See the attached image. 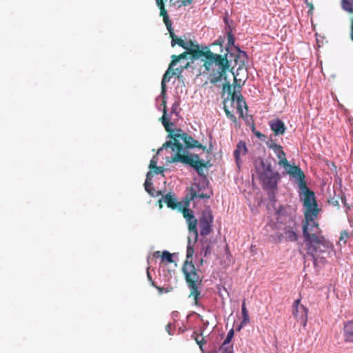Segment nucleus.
Wrapping results in <instances>:
<instances>
[{
	"mask_svg": "<svg viewBox=\"0 0 353 353\" xmlns=\"http://www.w3.org/2000/svg\"><path fill=\"white\" fill-rule=\"evenodd\" d=\"M161 202H162V201H161V199H160V200L159 201V207H160V208H162V203H161Z\"/></svg>",
	"mask_w": 353,
	"mask_h": 353,
	"instance_id": "53",
	"label": "nucleus"
},
{
	"mask_svg": "<svg viewBox=\"0 0 353 353\" xmlns=\"http://www.w3.org/2000/svg\"><path fill=\"white\" fill-rule=\"evenodd\" d=\"M261 165L263 170L260 174H272L276 172L273 171L271 164L266 163L263 161H261Z\"/></svg>",
	"mask_w": 353,
	"mask_h": 353,
	"instance_id": "30",
	"label": "nucleus"
},
{
	"mask_svg": "<svg viewBox=\"0 0 353 353\" xmlns=\"http://www.w3.org/2000/svg\"><path fill=\"white\" fill-rule=\"evenodd\" d=\"M241 314H242V321L241 322L240 325L237 328L238 331H239L241 329L242 327H243L244 325H245L246 324H248L250 322L248 311V310L246 308L245 300H243V301L242 303Z\"/></svg>",
	"mask_w": 353,
	"mask_h": 353,
	"instance_id": "22",
	"label": "nucleus"
},
{
	"mask_svg": "<svg viewBox=\"0 0 353 353\" xmlns=\"http://www.w3.org/2000/svg\"><path fill=\"white\" fill-rule=\"evenodd\" d=\"M269 125L276 136L283 135L286 130L284 122L279 119L271 120Z\"/></svg>",
	"mask_w": 353,
	"mask_h": 353,
	"instance_id": "16",
	"label": "nucleus"
},
{
	"mask_svg": "<svg viewBox=\"0 0 353 353\" xmlns=\"http://www.w3.org/2000/svg\"><path fill=\"white\" fill-rule=\"evenodd\" d=\"M300 303V299L294 301L292 305V314L297 321L305 327L307 322L308 310Z\"/></svg>",
	"mask_w": 353,
	"mask_h": 353,
	"instance_id": "8",
	"label": "nucleus"
},
{
	"mask_svg": "<svg viewBox=\"0 0 353 353\" xmlns=\"http://www.w3.org/2000/svg\"><path fill=\"white\" fill-rule=\"evenodd\" d=\"M194 253V244H192L190 238H188V244L186 252V260L182 267V272L184 274L186 283L190 289V293L189 297L192 296L196 305H199V299H200L201 292L199 286L202 284L203 276L200 274L199 270L196 268L192 259Z\"/></svg>",
	"mask_w": 353,
	"mask_h": 353,
	"instance_id": "4",
	"label": "nucleus"
},
{
	"mask_svg": "<svg viewBox=\"0 0 353 353\" xmlns=\"http://www.w3.org/2000/svg\"><path fill=\"white\" fill-rule=\"evenodd\" d=\"M189 54L188 52H184L179 55H172V61L170 63V68H172L174 65L176 64L178 61H179L181 59H185L187 57V55Z\"/></svg>",
	"mask_w": 353,
	"mask_h": 353,
	"instance_id": "28",
	"label": "nucleus"
},
{
	"mask_svg": "<svg viewBox=\"0 0 353 353\" xmlns=\"http://www.w3.org/2000/svg\"><path fill=\"white\" fill-rule=\"evenodd\" d=\"M173 75H172V68H168V70L165 72L163 74L162 81H161V95L164 97V95L166 94V85L165 83L167 82H169L171 77Z\"/></svg>",
	"mask_w": 353,
	"mask_h": 353,
	"instance_id": "24",
	"label": "nucleus"
},
{
	"mask_svg": "<svg viewBox=\"0 0 353 353\" xmlns=\"http://www.w3.org/2000/svg\"><path fill=\"white\" fill-rule=\"evenodd\" d=\"M268 146L269 148L272 149L276 155L279 159L278 164L279 165H288V161L286 159L285 153L281 145L271 141L268 143Z\"/></svg>",
	"mask_w": 353,
	"mask_h": 353,
	"instance_id": "12",
	"label": "nucleus"
},
{
	"mask_svg": "<svg viewBox=\"0 0 353 353\" xmlns=\"http://www.w3.org/2000/svg\"><path fill=\"white\" fill-rule=\"evenodd\" d=\"M260 179L265 188L274 190L276 188L277 182L279 179V174L275 172L272 174H260Z\"/></svg>",
	"mask_w": 353,
	"mask_h": 353,
	"instance_id": "15",
	"label": "nucleus"
},
{
	"mask_svg": "<svg viewBox=\"0 0 353 353\" xmlns=\"http://www.w3.org/2000/svg\"><path fill=\"white\" fill-rule=\"evenodd\" d=\"M162 97H163V101H162L161 105L163 106V110H166V101H165V95H164V97L163 96H162Z\"/></svg>",
	"mask_w": 353,
	"mask_h": 353,
	"instance_id": "46",
	"label": "nucleus"
},
{
	"mask_svg": "<svg viewBox=\"0 0 353 353\" xmlns=\"http://www.w3.org/2000/svg\"><path fill=\"white\" fill-rule=\"evenodd\" d=\"M341 5L344 10L353 14V0H342Z\"/></svg>",
	"mask_w": 353,
	"mask_h": 353,
	"instance_id": "29",
	"label": "nucleus"
},
{
	"mask_svg": "<svg viewBox=\"0 0 353 353\" xmlns=\"http://www.w3.org/2000/svg\"><path fill=\"white\" fill-rule=\"evenodd\" d=\"M350 37L352 41H353V17L351 18V34Z\"/></svg>",
	"mask_w": 353,
	"mask_h": 353,
	"instance_id": "43",
	"label": "nucleus"
},
{
	"mask_svg": "<svg viewBox=\"0 0 353 353\" xmlns=\"http://www.w3.org/2000/svg\"><path fill=\"white\" fill-rule=\"evenodd\" d=\"M212 251V246L210 243H207L203 248V250L201 251V254L203 255L204 257H206L208 254L211 253Z\"/></svg>",
	"mask_w": 353,
	"mask_h": 353,
	"instance_id": "36",
	"label": "nucleus"
},
{
	"mask_svg": "<svg viewBox=\"0 0 353 353\" xmlns=\"http://www.w3.org/2000/svg\"><path fill=\"white\" fill-rule=\"evenodd\" d=\"M213 215L212 210L208 208L205 209L199 219L200 234L201 236H208L212 232Z\"/></svg>",
	"mask_w": 353,
	"mask_h": 353,
	"instance_id": "7",
	"label": "nucleus"
},
{
	"mask_svg": "<svg viewBox=\"0 0 353 353\" xmlns=\"http://www.w3.org/2000/svg\"><path fill=\"white\" fill-rule=\"evenodd\" d=\"M255 134L256 135V137H258L259 138H261V137H263L264 135L263 134H261L260 132H256L255 133Z\"/></svg>",
	"mask_w": 353,
	"mask_h": 353,
	"instance_id": "52",
	"label": "nucleus"
},
{
	"mask_svg": "<svg viewBox=\"0 0 353 353\" xmlns=\"http://www.w3.org/2000/svg\"><path fill=\"white\" fill-rule=\"evenodd\" d=\"M305 3L310 8V10H312L314 9L312 3L309 2L308 0H305Z\"/></svg>",
	"mask_w": 353,
	"mask_h": 353,
	"instance_id": "45",
	"label": "nucleus"
},
{
	"mask_svg": "<svg viewBox=\"0 0 353 353\" xmlns=\"http://www.w3.org/2000/svg\"><path fill=\"white\" fill-rule=\"evenodd\" d=\"M150 174H151V172H148L147 174V179H146L144 185H145V190L150 195L154 196V188H153L152 183L149 181V180H148Z\"/></svg>",
	"mask_w": 353,
	"mask_h": 353,
	"instance_id": "32",
	"label": "nucleus"
},
{
	"mask_svg": "<svg viewBox=\"0 0 353 353\" xmlns=\"http://www.w3.org/2000/svg\"><path fill=\"white\" fill-rule=\"evenodd\" d=\"M248 151L246 144L244 141H239L236 145V148L234 151V157L236 163L239 165L241 162V156L246 154Z\"/></svg>",
	"mask_w": 353,
	"mask_h": 353,
	"instance_id": "19",
	"label": "nucleus"
},
{
	"mask_svg": "<svg viewBox=\"0 0 353 353\" xmlns=\"http://www.w3.org/2000/svg\"><path fill=\"white\" fill-rule=\"evenodd\" d=\"M170 138L172 140L164 143L161 148L159 149V153L163 148H170L174 152L170 162H180L185 165H188L194 168L199 175L203 176V168L207 167V162L200 159L199 156L196 154H190L189 148H199L203 151L209 152V150L197 140L194 139L187 133L183 132L180 129H176L173 134H170Z\"/></svg>",
	"mask_w": 353,
	"mask_h": 353,
	"instance_id": "3",
	"label": "nucleus"
},
{
	"mask_svg": "<svg viewBox=\"0 0 353 353\" xmlns=\"http://www.w3.org/2000/svg\"><path fill=\"white\" fill-rule=\"evenodd\" d=\"M203 259H201L200 260V261H199V263H200V265H203Z\"/></svg>",
	"mask_w": 353,
	"mask_h": 353,
	"instance_id": "54",
	"label": "nucleus"
},
{
	"mask_svg": "<svg viewBox=\"0 0 353 353\" xmlns=\"http://www.w3.org/2000/svg\"><path fill=\"white\" fill-rule=\"evenodd\" d=\"M169 34L172 39L171 45L172 47L176 44L179 45L180 47L186 50L194 59H199L201 57H205V50H201L198 43L192 41V40L185 42L181 38H178L175 35L173 28L169 31Z\"/></svg>",
	"mask_w": 353,
	"mask_h": 353,
	"instance_id": "6",
	"label": "nucleus"
},
{
	"mask_svg": "<svg viewBox=\"0 0 353 353\" xmlns=\"http://www.w3.org/2000/svg\"><path fill=\"white\" fill-rule=\"evenodd\" d=\"M352 236L351 232L349 233L347 230H344L341 232L339 237V243H343L344 245L346 244L348 238Z\"/></svg>",
	"mask_w": 353,
	"mask_h": 353,
	"instance_id": "34",
	"label": "nucleus"
},
{
	"mask_svg": "<svg viewBox=\"0 0 353 353\" xmlns=\"http://www.w3.org/2000/svg\"><path fill=\"white\" fill-rule=\"evenodd\" d=\"M190 65V63L188 62L185 65L176 68V69H172V75H176L177 78H180L184 69H186Z\"/></svg>",
	"mask_w": 353,
	"mask_h": 353,
	"instance_id": "33",
	"label": "nucleus"
},
{
	"mask_svg": "<svg viewBox=\"0 0 353 353\" xmlns=\"http://www.w3.org/2000/svg\"><path fill=\"white\" fill-rule=\"evenodd\" d=\"M154 287L158 290V291H159V294H162V293H163V292H170V290H168V289H165V288H162V287L157 286V285H155V286H154Z\"/></svg>",
	"mask_w": 353,
	"mask_h": 353,
	"instance_id": "41",
	"label": "nucleus"
},
{
	"mask_svg": "<svg viewBox=\"0 0 353 353\" xmlns=\"http://www.w3.org/2000/svg\"><path fill=\"white\" fill-rule=\"evenodd\" d=\"M162 1H163V0H156V3L162 2Z\"/></svg>",
	"mask_w": 353,
	"mask_h": 353,
	"instance_id": "55",
	"label": "nucleus"
},
{
	"mask_svg": "<svg viewBox=\"0 0 353 353\" xmlns=\"http://www.w3.org/2000/svg\"><path fill=\"white\" fill-rule=\"evenodd\" d=\"M343 336L345 342L353 343V321H349L343 327Z\"/></svg>",
	"mask_w": 353,
	"mask_h": 353,
	"instance_id": "20",
	"label": "nucleus"
},
{
	"mask_svg": "<svg viewBox=\"0 0 353 353\" xmlns=\"http://www.w3.org/2000/svg\"><path fill=\"white\" fill-rule=\"evenodd\" d=\"M182 213L183 217L185 219L189 232L192 233L194 236V243L197 241L198 239V230L196 228L198 224V220L196 219L193 214V211L190 208H183L182 210Z\"/></svg>",
	"mask_w": 353,
	"mask_h": 353,
	"instance_id": "9",
	"label": "nucleus"
},
{
	"mask_svg": "<svg viewBox=\"0 0 353 353\" xmlns=\"http://www.w3.org/2000/svg\"><path fill=\"white\" fill-rule=\"evenodd\" d=\"M192 2V0H184V1H183V3H182V4H183V6H186V5H189V4H190Z\"/></svg>",
	"mask_w": 353,
	"mask_h": 353,
	"instance_id": "47",
	"label": "nucleus"
},
{
	"mask_svg": "<svg viewBox=\"0 0 353 353\" xmlns=\"http://www.w3.org/2000/svg\"><path fill=\"white\" fill-rule=\"evenodd\" d=\"M286 170V172L290 176L298 179L299 186L302 183H306L305 180V174L301 168L296 165H291L288 163V165H282Z\"/></svg>",
	"mask_w": 353,
	"mask_h": 353,
	"instance_id": "14",
	"label": "nucleus"
},
{
	"mask_svg": "<svg viewBox=\"0 0 353 353\" xmlns=\"http://www.w3.org/2000/svg\"><path fill=\"white\" fill-rule=\"evenodd\" d=\"M335 194L333 197L330 198L328 201V202L332 205L333 206L339 207V198L340 195L339 194L337 196Z\"/></svg>",
	"mask_w": 353,
	"mask_h": 353,
	"instance_id": "35",
	"label": "nucleus"
},
{
	"mask_svg": "<svg viewBox=\"0 0 353 353\" xmlns=\"http://www.w3.org/2000/svg\"><path fill=\"white\" fill-rule=\"evenodd\" d=\"M300 196H303L305 208V221L303 224V234L306 243L307 253L313 257L325 252L330 246V242L321 234V229L316 219L319 209L315 199L314 192L310 190L306 183L299 186Z\"/></svg>",
	"mask_w": 353,
	"mask_h": 353,
	"instance_id": "1",
	"label": "nucleus"
},
{
	"mask_svg": "<svg viewBox=\"0 0 353 353\" xmlns=\"http://www.w3.org/2000/svg\"><path fill=\"white\" fill-rule=\"evenodd\" d=\"M234 334V332L233 329H231L228 332L227 336L225 339L222 345L220 347V350H221L223 352L222 353H225V348L230 346V345H228L230 343L232 339L233 338ZM231 346L233 347L232 345H231Z\"/></svg>",
	"mask_w": 353,
	"mask_h": 353,
	"instance_id": "26",
	"label": "nucleus"
},
{
	"mask_svg": "<svg viewBox=\"0 0 353 353\" xmlns=\"http://www.w3.org/2000/svg\"><path fill=\"white\" fill-rule=\"evenodd\" d=\"M179 0H170V6H174Z\"/></svg>",
	"mask_w": 353,
	"mask_h": 353,
	"instance_id": "49",
	"label": "nucleus"
},
{
	"mask_svg": "<svg viewBox=\"0 0 353 353\" xmlns=\"http://www.w3.org/2000/svg\"><path fill=\"white\" fill-rule=\"evenodd\" d=\"M157 5L160 10V16L163 17V21L164 23L165 24L166 28L169 32L173 28H172V22L169 18L168 14V12L165 8L164 2L163 1L158 2V3H157Z\"/></svg>",
	"mask_w": 353,
	"mask_h": 353,
	"instance_id": "18",
	"label": "nucleus"
},
{
	"mask_svg": "<svg viewBox=\"0 0 353 353\" xmlns=\"http://www.w3.org/2000/svg\"><path fill=\"white\" fill-rule=\"evenodd\" d=\"M228 43L229 45H233L234 43V39L231 32L228 34Z\"/></svg>",
	"mask_w": 353,
	"mask_h": 353,
	"instance_id": "40",
	"label": "nucleus"
},
{
	"mask_svg": "<svg viewBox=\"0 0 353 353\" xmlns=\"http://www.w3.org/2000/svg\"><path fill=\"white\" fill-rule=\"evenodd\" d=\"M195 341L196 342V343L199 345V347L201 350H203V345L205 343V341L203 337H200L199 336H197L196 338H195Z\"/></svg>",
	"mask_w": 353,
	"mask_h": 353,
	"instance_id": "37",
	"label": "nucleus"
},
{
	"mask_svg": "<svg viewBox=\"0 0 353 353\" xmlns=\"http://www.w3.org/2000/svg\"><path fill=\"white\" fill-rule=\"evenodd\" d=\"M243 84L244 81L242 82L241 79H237L234 76L233 85H232L229 82H226L223 84V90H226L229 95L234 98L236 96V93H241Z\"/></svg>",
	"mask_w": 353,
	"mask_h": 353,
	"instance_id": "13",
	"label": "nucleus"
},
{
	"mask_svg": "<svg viewBox=\"0 0 353 353\" xmlns=\"http://www.w3.org/2000/svg\"><path fill=\"white\" fill-rule=\"evenodd\" d=\"M212 196V192L209 191V192H201V188L199 185H195L190 188V192L186 196L187 201L186 206L189 205V202L190 201L194 200L195 198L200 199H210Z\"/></svg>",
	"mask_w": 353,
	"mask_h": 353,
	"instance_id": "11",
	"label": "nucleus"
},
{
	"mask_svg": "<svg viewBox=\"0 0 353 353\" xmlns=\"http://www.w3.org/2000/svg\"><path fill=\"white\" fill-rule=\"evenodd\" d=\"M161 254H162V253L160 251H156V252H154L153 256L154 258H158V257H161Z\"/></svg>",
	"mask_w": 353,
	"mask_h": 353,
	"instance_id": "44",
	"label": "nucleus"
},
{
	"mask_svg": "<svg viewBox=\"0 0 353 353\" xmlns=\"http://www.w3.org/2000/svg\"><path fill=\"white\" fill-rule=\"evenodd\" d=\"M205 49V59L204 63L205 69L210 72V82L216 84L223 79H226V72L231 65V60L228 54L223 55L212 52L208 47Z\"/></svg>",
	"mask_w": 353,
	"mask_h": 353,
	"instance_id": "5",
	"label": "nucleus"
},
{
	"mask_svg": "<svg viewBox=\"0 0 353 353\" xmlns=\"http://www.w3.org/2000/svg\"><path fill=\"white\" fill-rule=\"evenodd\" d=\"M339 199H341V202H342L345 205H347V203H346V199H345V196H340Z\"/></svg>",
	"mask_w": 353,
	"mask_h": 353,
	"instance_id": "48",
	"label": "nucleus"
},
{
	"mask_svg": "<svg viewBox=\"0 0 353 353\" xmlns=\"http://www.w3.org/2000/svg\"><path fill=\"white\" fill-rule=\"evenodd\" d=\"M349 222L350 223V226L352 228V230L351 232V234L353 236V220L349 219Z\"/></svg>",
	"mask_w": 353,
	"mask_h": 353,
	"instance_id": "51",
	"label": "nucleus"
},
{
	"mask_svg": "<svg viewBox=\"0 0 353 353\" xmlns=\"http://www.w3.org/2000/svg\"><path fill=\"white\" fill-rule=\"evenodd\" d=\"M224 110H225V114L227 115V117L230 119L232 120V121L234 122H236V117L232 114L226 107L224 108Z\"/></svg>",
	"mask_w": 353,
	"mask_h": 353,
	"instance_id": "38",
	"label": "nucleus"
},
{
	"mask_svg": "<svg viewBox=\"0 0 353 353\" xmlns=\"http://www.w3.org/2000/svg\"><path fill=\"white\" fill-rule=\"evenodd\" d=\"M170 327H171V324H168L165 327V330L169 333V334H170Z\"/></svg>",
	"mask_w": 353,
	"mask_h": 353,
	"instance_id": "50",
	"label": "nucleus"
},
{
	"mask_svg": "<svg viewBox=\"0 0 353 353\" xmlns=\"http://www.w3.org/2000/svg\"><path fill=\"white\" fill-rule=\"evenodd\" d=\"M147 277L148 281L150 282L151 285L155 286V283L152 281V276L149 272V270H147Z\"/></svg>",
	"mask_w": 353,
	"mask_h": 353,
	"instance_id": "42",
	"label": "nucleus"
},
{
	"mask_svg": "<svg viewBox=\"0 0 353 353\" xmlns=\"http://www.w3.org/2000/svg\"><path fill=\"white\" fill-rule=\"evenodd\" d=\"M214 45H221L220 43L216 42L214 43Z\"/></svg>",
	"mask_w": 353,
	"mask_h": 353,
	"instance_id": "56",
	"label": "nucleus"
},
{
	"mask_svg": "<svg viewBox=\"0 0 353 353\" xmlns=\"http://www.w3.org/2000/svg\"><path fill=\"white\" fill-rule=\"evenodd\" d=\"M292 210L290 206H280L276 212L277 221L283 224L294 222L295 220L292 214Z\"/></svg>",
	"mask_w": 353,
	"mask_h": 353,
	"instance_id": "10",
	"label": "nucleus"
},
{
	"mask_svg": "<svg viewBox=\"0 0 353 353\" xmlns=\"http://www.w3.org/2000/svg\"><path fill=\"white\" fill-rule=\"evenodd\" d=\"M166 114H167V110H164L163 114L161 119L162 123L168 132H169L170 134H173V132L174 131H172L171 129L170 128V125H173V123L169 121V119L167 117ZM169 136L170 137V134H169Z\"/></svg>",
	"mask_w": 353,
	"mask_h": 353,
	"instance_id": "27",
	"label": "nucleus"
},
{
	"mask_svg": "<svg viewBox=\"0 0 353 353\" xmlns=\"http://www.w3.org/2000/svg\"><path fill=\"white\" fill-rule=\"evenodd\" d=\"M161 262L166 264L173 263V255L168 251H163L161 254Z\"/></svg>",
	"mask_w": 353,
	"mask_h": 353,
	"instance_id": "31",
	"label": "nucleus"
},
{
	"mask_svg": "<svg viewBox=\"0 0 353 353\" xmlns=\"http://www.w3.org/2000/svg\"><path fill=\"white\" fill-rule=\"evenodd\" d=\"M157 161L156 160V156H154L153 158L150 160L149 168L150 170H154L155 174H162L165 169L163 166H157Z\"/></svg>",
	"mask_w": 353,
	"mask_h": 353,
	"instance_id": "25",
	"label": "nucleus"
},
{
	"mask_svg": "<svg viewBox=\"0 0 353 353\" xmlns=\"http://www.w3.org/2000/svg\"><path fill=\"white\" fill-rule=\"evenodd\" d=\"M180 105L179 101H176L172 105L171 112L172 113H176V110Z\"/></svg>",
	"mask_w": 353,
	"mask_h": 353,
	"instance_id": "39",
	"label": "nucleus"
},
{
	"mask_svg": "<svg viewBox=\"0 0 353 353\" xmlns=\"http://www.w3.org/2000/svg\"><path fill=\"white\" fill-rule=\"evenodd\" d=\"M230 98H231V100L232 101V102H236L238 112H239L240 116L243 117V107H244L245 109L248 108V106H247L246 103L243 99V97L242 96V94L241 93H239V94L236 93V97H234V98L230 97Z\"/></svg>",
	"mask_w": 353,
	"mask_h": 353,
	"instance_id": "21",
	"label": "nucleus"
},
{
	"mask_svg": "<svg viewBox=\"0 0 353 353\" xmlns=\"http://www.w3.org/2000/svg\"><path fill=\"white\" fill-rule=\"evenodd\" d=\"M163 199L167 206L172 209H176L181 205V203L177 202L176 199L170 194H165Z\"/></svg>",
	"mask_w": 353,
	"mask_h": 353,
	"instance_id": "23",
	"label": "nucleus"
},
{
	"mask_svg": "<svg viewBox=\"0 0 353 353\" xmlns=\"http://www.w3.org/2000/svg\"><path fill=\"white\" fill-rule=\"evenodd\" d=\"M234 61H235L236 65V64H237V61H237V59H236V58L234 59Z\"/></svg>",
	"mask_w": 353,
	"mask_h": 353,
	"instance_id": "57",
	"label": "nucleus"
},
{
	"mask_svg": "<svg viewBox=\"0 0 353 353\" xmlns=\"http://www.w3.org/2000/svg\"><path fill=\"white\" fill-rule=\"evenodd\" d=\"M286 227L284 228V234L286 240L289 241H296L298 239L296 231V221L292 223L285 224Z\"/></svg>",
	"mask_w": 353,
	"mask_h": 353,
	"instance_id": "17",
	"label": "nucleus"
},
{
	"mask_svg": "<svg viewBox=\"0 0 353 353\" xmlns=\"http://www.w3.org/2000/svg\"><path fill=\"white\" fill-rule=\"evenodd\" d=\"M300 196H303L305 208V221L303 224V234L306 243L307 253L313 257L325 252L330 246V242L321 234V229L316 219L319 209L315 199L314 192L310 190L306 183L299 186Z\"/></svg>",
	"mask_w": 353,
	"mask_h": 353,
	"instance_id": "2",
	"label": "nucleus"
}]
</instances>
